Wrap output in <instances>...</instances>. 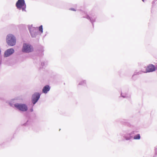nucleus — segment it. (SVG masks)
Segmentation results:
<instances>
[{"label":"nucleus","instance_id":"nucleus-8","mask_svg":"<svg viewBox=\"0 0 157 157\" xmlns=\"http://www.w3.org/2000/svg\"><path fill=\"white\" fill-rule=\"evenodd\" d=\"M35 29L34 28H32L30 29V31L32 37L36 36V33L35 32Z\"/></svg>","mask_w":157,"mask_h":157},{"label":"nucleus","instance_id":"nucleus-11","mask_svg":"<svg viewBox=\"0 0 157 157\" xmlns=\"http://www.w3.org/2000/svg\"><path fill=\"white\" fill-rule=\"evenodd\" d=\"M39 30L41 32H43V27L41 25L39 27Z\"/></svg>","mask_w":157,"mask_h":157},{"label":"nucleus","instance_id":"nucleus-1","mask_svg":"<svg viewBox=\"0 0 157 157\" xmlns=\"http://www.w3.org/2000/svg\"><path fill=\"white\" fill-rule=\"evenodd\" d=\"M6 41L8 45L13 46L15 45L16 40L15 37L13 35L9 34L7 36Z\"/></svg>","mask_w":157,"mask_h":157},{"label":"nucleus","instance_id":"nucleus-6","mask_svg":"<svg viewBox=\"0 0 157 157\" xmlns=\"http://www.w3.org/2000/svg\"><path fill=\"white\" fill-rule=\"evenodd\" d=\"M155 68L154 66L152 64H150L146 67V71L144 72V73L149 72H152L155 70Z\"/></svg>","mask_w":157,"mask_h":157},{"label":"nucleus","instance_id":"nucleus-16","mask_svg":"<svg viewBox=\"0 0 157 157\" xmlns=\"http://www.w3.org/2000/svg\"><path fill=\"white\" fill-rule=\"evenodd\" d=\"M156 67L157 68V66H156Z\"/></svg>","mask_w":157,"mask_h":157},{"label":"nucleus","instance_id":"nucleus-14","mask_svg":"<svg viewBox=\"0 0 157 157\" xmlns=\"http://www.w3.org/2000/svg\"><path fill=\"white\" fill-rule=\"evenodd\" d=\"M144 0H142V1L143 2H144Z\"/></svg>","mask_w":157,"mask_h":157},{"label":"nucleus","instance_id":"nucleus-3","mask_svg":"<svg viewBox=\"0 0 157 157\" xmlns=\"http://www.w3.org/2000/svg\"><path fill=\"white\" fill-rule=\"evenodd\" d=\"M14 105L17 109L22 111H26L28 109L27 106L25 104L17 103Z\"/></svg>","mask_w":157,"mask_h":157},{"label":"nucleus","instance_id":"nucleus-5","mask_svg":"<svg viewBox=\"0 0 157 157\" xmlns=\"http://www.w3.org/2000/svg\"><path fill=\"white\" fill-rule=\"evenodd\" d=\"M40 96L39 93H35L32 96V101L33 104H35L38 100Z\"/></svg>","mask_w":157,"mask_h":157},{"label":"nucleus","instance_id":"nucleus-12","mask_svg":"<svg viewBox=\"0 0 157 157\" xmlns=\"http://www.w3.org/2000/svg\"><path fill=\"white\" fill-rule=\"evenodd\" d=\"M85 83V82L84 81H82L80 82L79 83V85H84V84Z\"/></svg>","mask_w":157,"mask_h":157},{"label":"nucleus","instance_id":"nucleus-15","mask_svg":"<svg viewBox=\"0 0 157 157\" xmlns=\"http://www.w3.org/2000/svg\"><path fill=\"white\" fill-rule=\"evenodd\" d=\"M33 111V109H31V111Z\"/></svg>","mask_w":157,"mask_h":157},{"label":"nucleus","instance_id":"nucleus-7","mask_svg":"<svg viewBox=\"0 0 157 157\" xmlns=\"http://www.w3.org/2000/svg\"><path fill=\"white\" fill-rule=\"evenodd\" d=\"M14 52V50L13 48H10L7 50L4 53V56L8 57L12 54Z\"/></svg>","mask_w":157,"mask_h":157},{"label":"nucleus","instance_id":"nucleus-13","mask_svg":"<svg viewBox=\"0 0 157 157\" xmlns=\"http://www.w3.org/2000/svg\"><path fill=\"white\" fill-rule=\"evenodd\" d=\"M70 10H73V11H75V10L74 8H71L70 9Z\"/></svg>","mask_w":157,"mask_h":157},{"label":"nucleus","instance_id":"nucleus-4","mask_svg":"<svg viewBox=\"0 0 157 157\" xmlns=\"http://www.w3.org/2000/svg\"><path fill=\"white\" fill-rule=\"evenodd\" d=\"M33 50V48L30 45L26 44H24L22 50L23 52H32Z\"/></svg>","mask_w":157,"mask_h":157},{"label":"nucleus","instance_id":"nucleus-10","mask_svg":"<svg viewBox=\"0 0 157 157\" xmlns=\"http://www.w3.org/2000/svg\"><path fill=\"white\" fill-rule=\"evenodd\" d=\"M140 135L139 134H137L134 137V139H140Z\"/></svg>","mask_w":157,"mask_h":157},{"label":"nucleus","instance_id":"nucleus-9","mask_svg":"<svg viewBox=\"0 0 157 157\" xmlns=\"http://www.w3.org/2000/svg\"><path fill=\"white\" fill-rule=\"evenodd\" d=\"M50 90V87L48 85H46L43 88L42 91L44 93H47Z\"/></svg>","mask_w":157,"mask_h":157},{"label":"nucleus","instance_id":"nucleus-2","mask_svg":"<svg viewBox=\"0 0 157 157\" xmlns=\"http://www.w3.org/2000/svg\"><path fill=\"white\" fill-rule=\"evenodd\" d=\"M16 6L19 10L22 9L23 11L25 10L26 5L24 0H18L16 3Z\"/></svg>","mask_w":157,"mask_h":157}]
</instances>
